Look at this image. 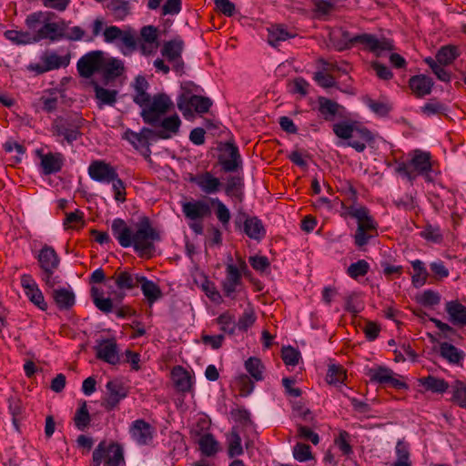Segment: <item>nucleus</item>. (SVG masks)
Masks as SVG:
<instances>
[{
	"instance_id": "1",
	"label": "nucleus",
	"mask_w": 466,
	"mask_h": 466,
	"mask_svg": "<svg viewBox=\"0 0 466 466\" xmlns=\"http://www.w3.org/2000/svg\"><path fill=\"white\" fill-rule=\"evenodd\" d=\"M133 89V102L141 108L140 116L145 124L151 127H160L157 137L160 139L171 138L180 127L181 120L175 114L163 117L167 112L174 108V103L166 93H157L153 96L147 93L149 83L144 76H136L131 84Z\"/></svg>"
},
{
	"instance_id": "2",
	"label": "nucleus",
	"mask_w": 466,
	"mask_h": 466,
	"mask_svg": "<svg viewBox=\"0 0 466 466\" xmlns=\"http://www.w3.org/2000/svg\"><path fill=\"white\" fill-rule=\"evenodd\" d=\"M112 234L123 248L133 247L140 256L151 257L155 252V242L160 241L159 232L153 228L148 217H141L136 225V231L122 218H115L111 225Z\"/></svg>"
},
{
	"instance_id": "3",
	"label": "nucleus",
	"mask_w": 466,
	"mask_h": 466,
	"mask_svg": "<svg viewBox=\"0 0 466 466\" xmlns=\"http://www.w3.org/2000/svg\"><path fill=\"white\" fill-rule=\"evenodd\" d=\"M395 171L413 182L417 177L421 176L426 181H432L431 177L433 161L429 151L414 149L409 153L408 161H396Z\"/></svg>"
},
{
	"instance_id": "4",
	"label": "nucleus",
	"mask_w": 466,
	"mask_h": 466,
	"mask_svg": "<svg viewBox=\"0 0 466 466\" xmlns=\"http://www.w3.org/2000/svg\"><path fill=\"white\" fill-rule=\"evenodd\" d=\"M332 130L337 137L346 141V146L360 153L363 152L367 144L373 140L371 132L366 127L352 119L334 123Z\"/></svg>"
},
{
	"instance_id": "5",
	"label": "nucleus",
	"mask_w": 466,
	"mask_h": 466,
	"mask_svg": "<svg viewBox=\"0 0 466 466\" xmlns=\"http://www.w3.org/2000/svg\"><path fill=\"white\" fill-rule=\"evenodd\" d=\"M84 122L85 119L77 113L57 116L52 123L53 135L63 137L64 140L71 145L81 137Z\"/></svg>"
},
{
	"instance_id": "6",
	"label": "nucleus",
	"mask_w": 466,
	"mask_h": 466,
	"mask_svg": "<svg viewBox=\"0 0 466 466\" xmlns=\"http://www.w3.org/2000/svg\"><path fill=\"white\" fill-rule=\"evenodd\" d=\"M143 275L130 270H116L115 274L106 280V287L111 289L110 294L115 299L122 301L126 297V290H131L140 284Z\"/></svg>"
},
{
	"instance_id": "7",
	"label": "nucleus",
	"mask_w": 466,
	"mask_h": 466,
	"mask_svg": "<svg viewBox=\"0 0 466 466\" xmlns=\"http://www.w3.org/2000/svg\"><path fill=\"white\" fill-rule=\"evenodd\" d=\"M104 41L106 43H115L117 45L120 52L124 56H130L137 49V37L136 31L132 28L121 29L116 25H110L103 31Z\"/></svg>"
},
{
	"instance_id": "8",
	"label": "nucleus",
	"mask_w": 466,
	"mask_h": 466,
	"mask_svg": "<svg viewBox=\"0 0 466 466\" xmlns=\"http://www.w3.org/2000/svg\"><path fill=\"white\" fill-rule=\"evenodd\" d=\"M36 258L42 269L43 281L50 288H54L55 285L60 283V278L54 275L60 263V258L56 250L51 246L45 245L39 250Z\"/></svg>"
},
{
	"instance_id": "9",
	"label": "nucleus",
	"mask_w": 466,
	"mask_h": 466,
	"mask_svg": "<svg viewBox=\"0 0 466 466\" xmlns=\"http://www.w3.org/2000/svg\"><path fill=\"white\" fill-rule=\"evenodd\" d=\"M248 270L246 262L239 260V267L228 263L226 266V276L221 281V289L225 297L235 299L243 286L242 273Z\"/></svg>"
},
{
	"instance_id": "10",
	"label": "nucleus",
	"mask_w": 466,
	"mask_h": 466,
	"mask_svg": "<svg viewBox=\"0 0 466 466\" xmlns=\"http://www.w3.org/2000/svg\"><path fill=\"white\" fill-rule=\"evenodd\" d=\"M237 229L243 231L249 238L260 241L266 236L265 227L258 217H250L239 210L234 220Z\"/></svg>"
},
{
	"instance_id": "11",
	"label": "nucleus",
	"mask_w": 466,
	"mask_h": 466,
	"mask_svg": "<svg viewBox=\"0 0 466 466\" xmlns=\"http://www.w3.org/2000/svg\"><path fill=\"white\" fill-rule=\"evenodd\" d=\"M361 45L363 49L373 53L376 56H380L384 51H390L394 48L390 40L379 39L371 34H360L352 36V46Z\"/></svg>"
},
{
	"instance_id": "12",
	"label": "nucleus",
	"mask_w": 466,
	"mask_h": 466,
	"mask_svg": "<svg viewBox=\"0 0 466 466\" xmlns=\"http://www.w3.org/2000/svg\"><path fill=\"white\" fill-rule=\"evenodd\" d=\"M366 375L370 380L383 386H390L397 390L406 389L407 384L396 378V374L392 370L385 366H377L369 369Z\"/></svg>"
},
{
	"instance_id": "13",
	"label": "nucleus",
	"mask_w": 466,
	"mask_h": 466,
	"mask_svg": "<svg viewBox=\"0 0 466 466\" xmlns=\"http://www.w3.org/2000/svg\"><path fill=\"white\" fill-rule=\"evenodd\" d=\"M106 393L103 399L102 406L107 410H114L120 401L127 397L128 390L119 380H109L106 384Z\"/></svg>"
},
{
	"instance_id": "14",
	"label": "nucleus",
	"mask_w": 466,
	"mask_h": 466,
	"mask_svg": "<svg viewBox=\"0 0 466 466\" xmlns=\"http://www.w3.org/2000/svg\"><path fill=\"white\" fill-rule=\"evenodd\" d=\"M102 51H91L83 56L77 62L76 67L82 77L89 78L96 72H101L103 66Z\"/></svg>"
},
{
	"instance_id": "15",
	"label": "nucleus",
	"mask_w": 466,
	"mask_h": 466,
	"mask_svg": "<svg viewBox=\"0 0 466 466\" xmlns=\"http://www.w3.org/2000/svg\"><path fill=\"white\" fill-rule=\"evenodd\" d=\"M322 119L338 123L343 120H350L351 116L344 106L322 96Z\"/></svg>"
},
{
	"instance_id": "16",
	"label": "nucleus",
	"mask_w": 466,
	"mask_h": 466,
	"mask_svg": "<svg viewBox=\"0 0 466 466\" xmlns=\"http://www.w3.org/2000/svg\"><path fill=\"white\" fill-rule=\"evenodd\" d=\"M88 175L97 182L109 184L116 179L117 172L116 168L104 160H94L88 167Z\"/></svg>"
},
{
	"instance_id": "17",
	"label": "nucleus",
	"mask_w": 466,
	"mask_h": 466,
	"mask_svg": "<svg viewBox=\"0 0 466 466\" xmlns=\"http://www.w3.org/2000/svg\"><path fill=\"white\" fill-rule=\"evenodd\" d=\"M65 30V21L62 20L60 22H50V20H46V22H44L42 26L35 35V43H38L45 39H48L51 42H56L60 39H63L64 36H66Z\"/></svg>"
},
{
	"instance_id": "18",
	"label": "nucleus",
	"mask_w": 466,
	"mask_h": 466,
	"mask_svg": "<svg viewBox=\"0 0 466 466\" xmlns=\"http://www.w3.org/2000/svg\"><path fill=\"white\" fill-rule=\"evenodd\" d=\"M228 153V157L224 155L218 157V162L224 172H235L242 167V160L238 147L234 142L228 141L223 148Z\"/></svg>"
},
{
	"instance_id": "19",
	"label": "nucleus",
	"mask_w": 466,
	"mask_h": 466,
	"mask_svg": "<svg viewBox=\"0 0 466 466\" xmlns=\"http://www.w3.org/2000/svg\"><path fill=\"white\" fill-rule=\"evenodd\" d=\"M21 286L23 287L26 297L32 303L42 310H46L47 309V304L45 301L43 293L31 275L24 274L21 276Z\"/></svg>"
},
{
	"instance_id": "20",
	"label": "nucleus",
	"mask_w": 466,
	"mask_h": 466,
	"mask_svg": "<svg viewBox=\"0 0 466 466\" xmlns=\"http://www.w3.org/2000/svg\"><path fill=\"white\" fill-rule=\"evenodd\" d=\"M129 433L137 444L147 445L153 440L154 429L148 422L139 419L131 423Z\"/></svg>"
},
{
	"instance_id": "21",
	"label": "nucleus",
	"mask_w": 466,
	"mask_h": 466,
	"mask_svg": "<svg viewBox=\"0 0 466 466\" xmlns=\"http://www.w3.org/2000/svg\"><path fill=\"white\" fill-rule=\"evenodd\" d=\"M96 358L111 365L119 363L118 348L115 339H106L96 346Z\"/></svg>"
},
{
	"instance_id": "22",
	"label": "nucleus",
	"mask_w": 466,
	"mask_h": 466,
	"mask_svg": "<svg viewBox=\"0 0 466 466\" xmlns=\"http://www.w3.org/2000/svg\"><path fill=\"white\" fill-rule=\"evenodd\" d=\"M378 222L375 219H368L366 223L357 226L353 234L354 244L358 248L366 246L370 240L378 236Z\"/></svg>"
},
{
	"instance_id": "23",
	"label": "nucleus",
	"mask_w": 466,
	"mask_h": 466,
	"mask_svg": "<svg viewBox=\"0 0 466 466\" xmlns=\"http://www.w3.org/2000/svg\"><path fill=\"white\" fill-rule=\"evenodd\" d=\"M329 45L338 51L349 49L352 46V36L341 27L327 26Z\"/></svg>"
},
{
	"instance_id": "24",
	"label": "nucleus",
	"mask_w": 466,
	"mask_h": 466,
	"mask_svg": "<svg viewBox=\"0 0 466 466\" xmlns=\"http://www.w3.org/2000/svg\"><path fill=\"white\" fill-rule=\"evenodd\" d=\"M99 444H103L104 466H120L125 464L124 451L121 445L116 442L106 444V441H101Z\"/></svg>"
},
{
	"instance_id": "25",
	"label": "nucleus",
	"mask_w": 466,
	"mask_h": 466,
	"mask_svg": "<svg viewBox=\"0 0 466 466\" xmlns=\"http://www.w3.org/2000/svg\"><path fill=\"white\" fill-rule=\"evenodd\" d=\"M433 85L432 79L422 74L413 76L409 80V87L412 91V94L418 98L430 95Z\"/></svg>"
},
{
	"instance_id": "26",
	"label": "nucleus",
	"mask_w": 466,
	"mask_h": 466,
	"mask_svg": "<svg viewBox=\"0 0 466 466\" xmlns=\"http://www.w3.org/2000/svg\"><path fill=\"white\" fill-rule=\"evenodd\" d=\"M182 210L184 215L191 220L202 219L211 212L209 205L202 200L186 202L182 205Z\"/></svg>"
},
{
	"instance_id": "27",
	"label": "nucleus",
	"mask_w": 466,
	"mask_h": 466,
	"mask_svg": "<svg viewBox=\"0 0 466 466\" xmlns=\"http://www.w3.org/2000/svg\"><path fill=\"white\" fill-rule=\"evenodd\" d=\"M343 207V213L342 215L345 218H352L356 221L357 226L360 225L361 223H366L368 219H374L373 216L370 214V209L359 203H352L348 206Z\"/></svg>"
},
{
	"instance_id": "28",
	"label": "nucleus",
	"mask_w": 466,
	"mask_h": 466,
	"mask_svg": "<svg viewBox=\"0 0 466 466\" xmlns=\"http://www.w3.org/2000/svg\"><path fill=\"white\" fill-rule=\"evenodd\" d=\"M199 188L206 194H214L219 191L221 182L215 177L210 172L207 171L191 178Z\"/></svg>"
},
{
	"instance_id": "29",
	"label": "nucleus",
	"mask_w": 466,
	"mask_h": 466,
	"mask_svg": "<svg viewBox=\"0 0 466 466\" xmlns=\"http://www.w3.org/2000/svg\"><path fill=\"white\" fill-rule=\"evenodd\" d=\"M65 157L62 153H47L41 157V167L45 175L59 172L62 169Z\"/></svg>"
},
{
	"instance_id": "30",
	"label": "nucleus",
	"mask_w": 466,
	"mask_h": 466,
	"mask_svg": "<svg viewBox=\"0 0 466 466\" xmlns=\"http://www.w3.org/2000/svg\"><path fill=\"white\" fill-rule=\"evenodd\" d=\"M52 298L60 310H68L76 303L75 293L66 288L55 289L52 291Z\"/></svg>"
},
{
	"instance_id": "31",
	"label": "nucleus",
	"mask_w": 466,
	"mask_h": 466,
	"mask_svg": "<svg viewBox=\"0 0 466 466\" xmlns=\"http://www.w3.org/2000/svg\"><path fill=\"white\" fill-rule=\"evenodd\" d=\"M440 356L452 365H461L465 358L463 350L449 342L440 343Z\"/></svg>"
},
{
	"instance_id": "32",
	"label": "nucleus",
	"mask_w": 466,
	"mask_h": 466,
	"mask_svg": "<svg viewBox=\"0 0 466 466\" xmlns=\"http://www.w3.org/2000/svg\"><path fill=\"white\" fill-rule=\"evenodd\" d=\"M185 47V43L180 36H176L171 40L164 42L161 48V55L167 58V61L180 58Z\"/></svg>"
},
{
	"instance_id": "33",
	"label": "nucleus",
	"mask_w": 466,
	"mask_h": 466,
	"mask_svg": "<svg viewBox=\"0 0 466 466\" xmlns=\"http://www.w3.org/2000/svg\"><path fill=\"white\" fill-rule=\"evenodd\" d=\"M172 380L178 391L187 392L192 389V377L190 373L181 366H177L171 372Z\"/></svg>"
},
{
	"instance_id": "34",
	"label": "nucleus",
	"mask_w": 466,
	"mask_h": 466,
	"mask_svg": "<svg viewBox=\"0 0 466 466\" xmlns=\"http://www.w3.org/2000/svg\"><path fill=\"white\" fill-rule=\"evenodd\" d=\"M445 310L454 325L466 326V307L458 300L448 301Z\"/></svg>"
},
{
	"instance_id": "35",
	"label": "nucleus",
	"mask_w": 466,
	"mask_h": 466,
	"mask_svg": "<svg viewBox=\"0 0 466 466\" xmlns=\"http://www.w3.org/2000/svg\"><path fill=\"white\" fill-rule=\"evenodd\" d=\"M124 71V62L121 59L116 57L105 58L103 56L101 73L106 79H115L120 76Z\"/></svg>"
},
{
	"instance_id": "36",
	"label": "nucleus",
	"mask_w": 466,
	"mask_h": 466,
	"mask_svg": "<svg viewBox=\"0 0 466 466\" xmlns=\"http://www.w3.org/2000/svg\"><path fill=\"white\" fill-rule=\"evenodd\" d=\"M244 182L239 176H231L228 177L225 187V193L231 198L234 202L241 203L244 199Z\"/></svg>"
},
{
	"instance_id": "37",
	"label": "nucleus",
	"mask_w": 466,
	"mask_h": 466,
	"mask_svg": "<svg viewBox=\"0 0 466 466\" xmlns=\"http://www.w3.org/2000/svg\"><path fill=\"white\" fill-rule=\"evenodd\" d=\"M141 291L146 298L147 303L152 306L155 302L163 297V293L159 286L147 277L143 276L140 279Z\"/></svg>"
},
{
	"instance_id": "38",
	"label": "nucleus",
	"mask_w": 466,
	"mask_h": 466,
	"mask_svg": "<svg viewBox=\"0 0 466 466\" xmlns=\"http://www.w3.org/2000/svg\"><path fill=\"white\" fill-rule=\"evenodd\" d=\"M211 106L212 101L210 98L197 95H192L187 103L183 101L177 102L179 110L184 111L187 106H191L199 114L207 113Z\"/></svg>"
},
{
	"instance_id": "39",
	"label": "nucleus",
	"mask_w": 466,
	"mask_h": 466,
	"mask_svg": "<svg viewBox=\"0 0 466 466\" xmlns=\"http://www.w3.org/2000/svg\"><path fill=\"white\" fill-rule=\"evenodd\" d=\"M419 384L427 391L442 394L449 389V383L441 378L429 375L419 379Z\"/></svg>"
},
{
	"instance_id": "40",
	"label": "nucleus",
	"mask_w": 466,
	"mask_h": 466,
	"mask_svg": "<svg viewBox=\"0 0 466 466\" xmlns=\"http://www.w3.org/2000/svg\"><path fill=\"white\" fill-rule=\"evenodd\" d=\"M295 35L289 32L283 25H275L268 28V43L274 47H277L280 42L286 41Z\"/></svg>"
},
{
	"instance_id": "41",
	"label": "nucleus",
	"mask_w": 466,
	"mask_h": 466,
	"mask_svg": "<svg viewBox=\"0 0 466 466\" xmlns=\"http://www.w3.org/2000/svg\"><path fill=\"white\" fill-rule=\"evenodd\" d=\"M228 444V455L229 458H235L243 454V447L241 444V437L236 427L226 435Z\"/></svg>"
},
{
	"instance_id": "42",
	"label": "nucleus",
	"mask_w": 466,
	"mask_h": 466,
	"mask_svg": "<svg viewBox=\"0 0 466 466\" xmlns=\"http://www.w3.org/2000/svg\"><path fill=\"white\" fill-rule=\"evenodd\" d=\"M52 13L48 12H34L25 18V25L28 29L27 33L35 35L46 20H50Z\"/></svg>"
},
{
	"instance_id": "43",
	"label": "nucleus",
	"mask_w": 466,
	"mask_h": 466,
	"mask_svg": "<svg viewBox=\"0 0 466 466\" xmlns=\"http://www.w3.org/2000/svg\"><path fill=\"white\" fill-rule=\"evenodd\" d=\"M94 90L96 93V98L97 99L98 107L102 108L105 105L114 106L116 102V90L106 89L96 83L94 85Z\"/></svg>"
},
{
	"instance_id": "44",
	"label": "nucleus",
	"mask_w": 466,
	"mask_h": 466,
	"mask_svg": "<svg viewBox=\"0 0 466 466\" xmlns=\"http://www.w3.org/2000/svg\"><path fill=\"white\" fill-rule=\"evenodd\" d=\"M43 63H46V68L44 70H54L60 67H66L70 63V55L58 56L55 52L46 54L42 58Z\"/></svg>"
},
{
	"instance_id": "45",
	"label": "nucleus",
	"mask_w": 466,
	"mask_h": 466,
	"mask_svg": "<svg viewBox=\"0 0 466 466\" xmlns=\"http://www.w3.org/2000/svg\"><path fill=\"white\" fill-rule=\"evenodd\" d=\"M346 379V370L341 365L331 364L329 366L326 375V381L329 385L340 387Z\"/></svg>"
},
{
	"instance_id": "46",
	"label": "nucleus",
	"mask_w": 466,
	"mask_h": 466,
	"mask_svg": "<svg viewBox=\"0 0 466 466\" xmlns=\"http://www.w3.org/2000/svg\"><path fill=\"white\" fill-rule=\"evenodd\" d=\"M107 9L115 20L122 21L130 14V4L127 0H111Z\"/></svg>"
},
{
	"instance_id": "47",
	"label": "nucleus",
	"mask_w": 466,
	"mask_h": 466,
	"mask_svg": "<svg viewBox=\"0 0 466 466\" xmlns=\"http://www.w3.org/2000/svg\"><path fill=\"white\" fill-rule=\"evenodd\" d=\"M411 267L414 272L411 276V283L413 287L420 288L426 284L429 277L425 264L420 259H415L411 261Z\"/></svg>"
},
{
	"instance_id": "48",
	"label": "nucleus",
	"mask_w": 466,
	"mask_h": 466,
	"mask_svg": "<svg viewBox=\"0 0 466 466\" xmlns=\"http://www.w3.org/2000/svg\"><path fill=\"white\" fill-rule=\"evenodd\" d=\"M90 293L95 306L100 311L103 313H109L113 310V299L110 298H104L102 290L96 287H92Z\"/></svg>"
},
{
	"instance_id": "49",
	"label": "nucleus",
	"mask_w": 466,
	"mask_h": 466,
	"mask_svg": "<svg viewBox=\"0 0 466 466\" xmlns=\"http://www.w3.org/2000/svg\"><path fill=\"white\" fill-rule=\"evenodd\" d=\"M451 400L460 408L466 409V382L457 380L451 386Z\"/></svg>"
},
{
	"instance_id": "50",
	"label": "nucleus",
	"mask_w": 466,
	"mask_h": 466,
	"mask_svg": "<svg viewBox=\"0 0 466 466\" xmlns=\"http://www.w3.org/2000/svg\"><path fill=\"white\" fill-rule=\"evenodd\" d=\"M4 35L6 39L15 45H28L35 43V35L27 33V31L6 30Z\"/></svg>"
},
{
	"instance_id": "51",
	"label": "nucleus",
	"mask_w": 466,
	"mask_h": 466,
	"mask_svg": "<svg viewBox=\"0 0 466 466\" xmlns=\"http://www.w3.org/2000/svg\"><path fill=\"white\" fill-rule=\"evenodd\" d=\"M200 451L208 457L214 456L218 451V442L211 433H206L198 441Z\"/></svg>"
},
{
	"instance_id": "52",
	"label": "nucleus",
	"mask_w": 466,
	"mask_h": 466,
	"mask_svg": "<svg viewBox=\"0 0 466 466\" xmlns=\"http://www.w3.org/2000/svg\"><path fill=\"white\" fill-rule=\"evenodd\" d=\"M91 417L87 409L86 401H82L74 416L75 426L79 431H85L90 424Z\"/></svg>"
},
{
	"instance_id": "53",
	"label": "nucleus",
	"mask_w": 466,
	"mask_h": 466,
	"mask_svg": "<svg viewBox=\"0 0 466 466\" xmlns=\"http://www.w3.org/2000/svg\"><path fill=\"white\" fill-rule=\"evenodd\" d=\"M350 441V434L344 430L339 431V434L334 438V445L344 456H350L353 453V448Z\"/></svg>"
},
{
	"instance_id": "54",
	"label": "nucleus",
	"mask_w": 466,
	"mask_h": 466,
	"mask_svg": "<svg viewBox=\"0 0 466 466\" xmlns=\"http://www.w3.org/2000/svg\"><path fill=\"white\" fill-rule=\"evenodd\" d=\"M245 369L248 374L257 381H260L264 379V365L262 361L256 357H250L245 361Z\"/></svg>"
},
{
	"instance_id": "55",
	"label": "nucleus",
	"mask_w": 466,
	"mask_h": 466,
	"mask_svg": "<svg viewBox=\"0 0 466 466\" xmlns=\"http://www.w3.org/2000/svg\"><path fill=\"white\" fill-rule=\"evenodd\" d=\"M459 56L458 48L454 46H442L436 55L439 64L447 66L451 65Z\"/></svg>"
},
{
	"instance_id": "56",
	"label": "nucleus",
	"mask_w": 466,
	"mask_h": 466,
	"mask_svg": "<svg viewBox=\"0 0 466 466\" xmlns=\"http://www.w3.org/2000/svg\"><path fill=\"white\" fill-rule=\"evenodd\" d=\"M363 101L371 112L380 116H386L392 109L391 105L385 101H377L368 96Z\"/></svg>"
},
{
	"instance_id": "57",
	"label": "nucleus",
	"mask_w": 466,
	"mask_h": 466,
	"mask_svg": "<svg viewBox=\"0 0 466 466\" xmlns=\"http://www.w3.org/2000/svg\"><path fill=\"white\" fill-rule=\"evenodd\" d=\"M309 87L310 85L302 77H295L288 83L289 92L299 95L301 97H305L309 94Z\"/></svg>"
},
{
	"instance_id": "58",
	"label": "nucleus",
	"mask_w": 466,
	"mask_h": 466,
	"mask_svg": "<svg viewBox=\"0 0 466 466\" xmlns=\"http://www.w3.org/2000/svg\"><path fill=\"white\" fill-rule=\"evenodd\" d=\"M60 92L57 90L49 91L40 97V102L43 105V110L51 113L57 107L58 100L61 97Z\"/></svg>"
},
{
	"instance_id": "59",
	"label": "nucleus",
	"mask_w": 466,
	"mask_h": 466,
	"mask_svg": "<svg viewBox=\"0 0 466 466\" xmlns=\"http://www.w3.org/2000/svg\"><path fill=\"white\" fill-rule=\"evenodd\" d=\"M217 323L220 326V330L224 333L233 335L236 330V321L233 315H231L229 312L226 311L222 314H220L216 319Z\"/></svg>"
},
{
	"instance_id": "60",
	"label": "nucleus",
	"mask_w": 466,
	"mask_h": 466,
	"mask_svg": "<svg viewBox=\"0 0 466 466\" xmlns=\"http://www.w3.org/2000/svg\"><path fill=\"white\" fill-rule=\"evenodd\" d=\"M370 270V264L364 260L360 259L357 262L351 263L347 268V274L354 279L364 277Z\"/></svg>"
},
{
	"instance_id": "61",
	"label": "nucleus",
	"mask_w": 466,
	"mask_h": 466,
	"mask_svg": "<svg viewBox=\"0 0 466 466\" xmlns=\"http://www.w3.org/2000/svg\"><path fill=\"white\" fill-rule=\"evenodd\" d=\"M344 309L353 316H357L364 309V303L358 294L352 293L346 298Z\"/></svg>"
},
{
	"instance_id": "62",
	"label": "nucleus",
	"mask_w": 466,
	"mask_h": 466,
	"mask_svg": "<svg viewBox=\"0 0 466 466\" xmlns=\"http://www.w3.org/2000/svg\"><path fill=\"white\" fill-rule=\"evenodd\" d=\"M446 111L447 106L445 104L436 99H431L423 106L420 107V112L427 116L445 114Z\"/></svg>"
},
{
	"instance_id": "63",
	"label": "nucleus",
	"mask_w": 466,
	"mask_h": 466,
	"mask_svg": "<svg viewBox=\"0 0 466 466\" xmlns=\"http://www.w3.org/2000/svg\"><path fill=\"white\" fill-rule=\"evenodd\" d=\"M281 358L287 366H296L301 358L300 352L291 346L283 347L281 350Z\"/></svg>"
},
{
	"instance_id": "64",
	"label": "nucleus",
	"mask_w": 466,
	"mask_h": 466,
	"mask_svg": "<svg viewBox=\"0 0 466 466\" xmlns=\"http://www.w3.org/2000/svg\"><path fill=\"white\" fill-rule=\"evenodd\" d=\"M201 288L207 297L213 302L220 304L223 299L220 292L217 289L215 283L206 279L201 285Z\"/></svg>"
}]
</instances>
